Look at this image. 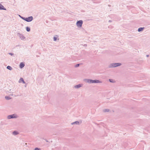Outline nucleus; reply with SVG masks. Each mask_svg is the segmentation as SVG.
Here are the masks:
<instances>
[{
    "mask_svg": "<svg viewBox=\"0 0 150 150\" xmlns=\"http://www.w3.org/2000/svg\"><path fill=\"white\" fill-rule=\"evenodd\" d=\"M17 117L15 115H9L8 116V119H11V118H16Z\"/></svg>",
    "mask_w": 150,
    "mask_h": 150,
    "instance_id": "obj_4",
    "label": "nucleus"
},
{
    "mask_svg": "<svg viewBox=\"0 0 150 150\" xmlns=\"http://www.w3.org/2000/svg\"><path fill=\"white\" fill-rule=\"evenodd\" d=\"M79 64H76V65H75V67H79Z\"/></svg>",
    "mask_w": 150,
    "mask_h": 150,
    "instance_id": "obj_16",
    "label": "nucleus"
},
{
    "mask_svg": "<svg viewBox=\"0 0 150 150\" xmlns=\"http://www.w3.org/2000/svg\"><path fill=\"white\" fill-rule=\"evenodd\" d=\"M109 111V110H105V111Z\"/></svg>",
    "mask_w": 150,
    "mask_h": 150,
    "instance_id": "obj_18",
    "label": "nucleus"
},
{
    "mask_svg": "<svg viewBox=\"0 0 150 150\" xmlns=\"http://www.w3.org/2000/svg\"><path fill=\"white\" fill-rule=\"evenodd\" d=\"M109 80L110 82H113L112 81V80L110 79Z\"/></svg>",
    "mask_w": 150,
    "mask_h": 150,
    "instance_id": "obj_19",
    "label": "nucleus"
},
{
    "mask_svg": "<svg viewBox=\"0 0 150 150\" xmlns=\"http://www.w3.org/2000/svg\"><path fill=\"white\" fill-rule=\"evenodd\" d=\"M83 23V21L82 20L79 21L76 23V25L77 26L81 27L82 26Z\"/></svg>",
    "mask_w": 150,
    "mask_h": 150,
    "instance_id": "obj_1",
    "label": "nucleus"
},
{
    "mask_svg": "<svg viewBox=\"0 0 150 150\" xmlns=\"http://www.w3.org/2000/svg\"><path fill=\"white\" fill-rule=\"evenodd\" d=\"M19 83L23 82L24 83H25V81H24L23 78H21L20 79V80L19 81Z\"/></svg>",
    "mask_w": 150,
    "mask_h": 150,
    "instance_id": "obj_7",
    "label": "nucleus"
},
{
    "mask_svg": "<svg viewBox=\"0 0 150 150\" xmlns=\"http://www.w3.org/2000/svg\"><path fill=\"white\" fill-rule=\"evenodd\" d=\"M26 30H27V31H30V28H28V27H27L26 28Z\"/></svg>",
    "mask_w": 150,
    "mask_h": 150,
    "instance_id": "obj_13",
    "label": "nucleus"
},
{
    "mask_svg": "<svg viewBox=\"0 0 150 150\" xmlns=\"http://www.w3.org/2000/svg\"><path fill=\"white\" fill-rule=\"evenodd\" d=\"M0 10H6V8H4V6L1 4H0Z\"/></svg>",
    "mask_w": 150,
    "mask_h": 150,
    "instance_id": "obj_6",
    "label": "nucleus"
},
{
    "mask_svg": "<svg viewBox=\"0 0 150 150\" xmlns=\"http://www.w3.org/2000/svg\"><path fill=\"white\" fill-rule=\"evenodd\" d=\"M81 86V85L79 84V85H78L76 86H75V88H79Z\"/></svg>",
    "mask_w": 150,
    "mask_h": 150,
    "instance_id": "obj_11",
    "label": "nucleus"
},
{
    "mask_svg": "<svg viewBox=\"0 0 150 150\" xmlns=\"http://www.w3.org/2000/svg\"><path fill=\"white\" fill-rule=\"evenodd\" d=\"M33 17L32 16H30L25 18V20L27 21L30 22L31 21L33 20Z\"/></svg>",
    "mask_w": 150,
    "mask_h": 150,
    "instance_id": "obj_2",
    "label": "nucleus"
},
{
    "mask_svg": "<svg viewBox=\"0 0 150 150\" xmlns=\"http://www.w3.org/2000/svg\"><path fill=\"white\" fill-rule=\"evenodd\" d=\"M35 150H39V149L38 148H36L35 149Z\"/></svg>",
    "mask_w": 150,
    "mask_h": 150,
    "instance_id": "obj_17",
    "label": "nucleus"
},
{
    "mask_svg": "<svg viewBox=\"0 0 150 150\" xmlns=\"http://www.w3.org/2000/svg\"><path fill=\"white\" fill-rule=\"evenodd\" d=\"M121 64L119 63H115L113 64L112 66L113 67H117L121 65Z\"/></svg>",
    "mask_w": 150,
    "mask_h": 150,
    "instance_id": "obj_5",
    "label": "nucleus"
},
{
    "mask_svg": "<svg viewBox=\"0 0 150 150\" xmlns=\"http://www.w3.org/2000/svg\"><path fill=\"white\" fill-rule=\"evenodd\" d=\"M144 28H139L138 29V31H139V32H140V31H142L143 29H144Z\"/></svg>",
    "mask_w": 150,
    "mask_h": 150,
    "instance_id": "obj_9",
    "label": "nucleus"
},
{
    "mask_svg": "<svg viewBox=\"0 0 150 150\" xmlns=\"http://www.w3.org/2000/svg\"><path fill=\"white\" fill-rule=\"evenodd\" d=\"M13 134L14 135H16L17 134H18V132L16 131H15L13 132Z\"/></svg>",
    "mask_w": 150,
    "mask_h": 150,
    "instance_id": "obj_12",
    "label": "nucleus"
},
{
    "mask_svg": "<svg viewBox=\"0 0 150 150\" xmlns=\"http://www.w3.org/2000/svg\"><path fill=\"white\" fill-rule=\"evenodd\" d=\"M88 82L90 83H99L101 82L99 81L96 80H90Z\"/></svg>",
    "mask_w": 150,
    "mask_h": 150,
    "instance_id": "obj_3",
    "label": "nucleus"
},
{
    "mask_svg": "<svg viewBox=\"0 0 150 150\" xmlns=\"http://www.w3.org/2000/svg\"><path fill=\"white\" fill-rule=\"evenodd\" d=\"M7 69H8L10 70H11L12 69V68L10 66H8L7 67Z\"/></svg>",
    "mask_w": 150,
    "mask_h": 150,
    "instance_id": "obj_10",
    "label": "nucleus"
},
{
    "mask_svg": "<svg viewBox=\"0 0 150 150\" xmlns=\"http://www.w3.org/2000/svg\"><path fill=\"white\" fill-rule=\"evenodd\" d=\"M9 54H11V55H12L13 54H12V53H10Z\"/></svg>",
    "mask_w": 150,
    "mask_h": 150,
    "instance_id": "obj_20",
    "label": "nucleus"
},
{
    "mask_svg": "<svg viewBox=\"0 0 150 150\" xmlns=\"http://www.w3.org/2000/svg\"><path fill=\"white\" fill-rule=\"evenodd\" d=\"M5 98L7 100H8V99H10V98H9L8 97H7V96H6Z\"/></svg>",
    "mask_w": 150,
    "mask_h": 150,
    "instance_id": "obj_14",
    "label": "nucleus"
},
{
    "mask_svg": "<svg viewBox=\"0 0 150 150\" xmlns=\"http://www.w3.org/2000/svg\"><path fill=\"white\" fill-rule=\"evenodd\" d=\"M54 41H56L57 40V38L55 37H54Z\"/></svg>",
    "mask_w": 150,
    "mask_h": 150,
    "instance_id": "obj_15",
    "label": "nucleus"
},
{
    "mask_svg": "<svg viewBox=\"0 0 150 150\" xmlns=\"http://www.w3.org/2000/svg\"><path fill=\"white\" fill-rule=\"evenodd\" d=\"M24 64L23 63H21L20 65V67L22 68L24 66Z\"/></svg>",
    "mask_w": 150,
    "mask_h": 150,
    "instance_id": "obj_8",
    "label": "nucleus"
}]
</instances>
